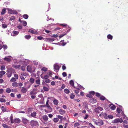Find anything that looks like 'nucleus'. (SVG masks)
I'll use <instances>...</instances> for the list:
<instances>
[{
	"label": "nucleus",
	"instance_id": "1",
	"mask_svg": "<svg viewBox=\"0 0 128 128\" xmlns=\"http://www.w3.org/2000/svg\"><path fill=\"white\" fill-rule=\"evenodd\" d=\"M30 124L32 126H38V123L37 121L35 120H32L30 122Z\"/></svg>",
	"mask_w": 128,
	"mask_h": 128
},
{
	"label": "nucleus",
	"instance_id": "2",
	"mask_svg": "<svg viewBox=\"0 0 128 128\" xmlns=\"http://www.w3.org/2000/svg\"><path fill=\"white\" fill-rule=\"evenodd\" d=\"M42 118L44 120V121L43 123L46 124H47L48 123L47 121H48V116L46 114L42 116Z\"/></svg>",
	"mask_w": 128,
	"mask_h": 128
},
{
	"label": "nucleus",
	"instance_id": "3",
	"mask_svg": "<svg viewBox=\"0 0 128 128\" xmlns=\"http://www.w3.org/2000/svg\"><path fill=\"white\" fill-rule=\"evenodd\" d=\"M123 122V120L121 118H117L116 119L114 120V123H118L120 122L122 123Z\"/></svg>",
	"mask_w": 128,
	"mask_h": 128
},
{
	"label": "nucleus",
	"instance_id": "4",
	"mask_svg": "<svg viewBox=\"0 0 128 128\" xmlns=\"http://www.w3.org/2000/svg\"><path fill=\"white\" fill-rule=\"evenodd\" d=\"M54 70H58V71L59 70L60 67L58 64H55L54 65Z\"/></svg>",
	"mask_w": 128,
	"mask_h": 128
},
{
	"label": "nucleus",
	"instance_id": "5",
	"mask_svg": "<svg viewBox=\"0 0 128 128\" xmlns=\"http://www.w3.org/2000/svg\"><path fill=\"white\" fill-rule=\"evenodd\" d=\"M9 57L12 58L11 56H6L4 58V60L8 62H9L11 60V59L9 58Z\"/></svg>",
	"mask_w": 128,
	"mask_h": 128
},
{
	"label": "nucleus",
	"instance_id": "6",
	"mask_svg": "<svg viewBox=\"0 0 128 128\" xmlns=\"http://www.w3.org/2000/svg\"><path fill=\"white\" fill-rule=\"evenodd\" d=\"M40 80L39 77H37L35 81L36 83L37 84L40 85Z\"/></svg>",
	"mask_w": 128,
	"mask_h": 128
},
{
	"label": "nucleus",
	"instance_id": "7",
	"mask_svg": "<svg viewBox=\"0 0 128 128\" xmlns=\"http://www.w3.org/2000/svg\"><path fill=\"white\" fill-rule=\"evenodd\" d=\"M22 122L24 124H26L28 122V120L26 118H22Z\"/></svg>",
	"mask_w": 128,
	"mask_h": 128
},
{
	"label": "nucleus",
	"instance_id": "8",
	"mask_svg": "<svg viewBox=\"0 0 128 128\" xmlns=\"http://www.w3.org/2000/svg\"><path fill=\"white\" fill-rule=\"evenodd\" d=\"M90 102L93 104L96 102V100L95 98H92L90 100Z\"/></svg>",
	"mask_w": 128,
	"mask_h": 128
},
{
	"label": "nucleus",
	"instance_id": "9",
	"mask_svg": "<svg viewBox=\"0 0 128 128\" xmlns=\"http://www.w3.org/2000/svg\"><path fill=\"white\" fill-rule=\"evenodd\" d=\"M27 91V90L24 87H23L21 90V92L23 93H24L26 92Z\"/></svg>",
	"mask_w": 128,
	"mask_h": 128
},
{
	"label": "nucleus",
	"instance_id": "10",
	"mask_svg": "<svg viewBox=\"0 0 128 128\" xmlns=\"http://www.w3.org/2000/svg\"><path fill=\"white\" fill-rule=\"evenodd\" d=\"M59 112L60 113V114L62 115L64 114L65 113L64 110L62 109H60L59 110Z\"/></svg>",
	"mask_w": 128,
	"mask_h": 128
},
{
	"label": "nucleus",
	"instance_id": "11",
	"mask_svg": "<svg viewBox=\"0 0 128 128\" xmlns=\"http://www.w3.org/2000/svg\"><path fill=\"white\" fill-rule=\"evenodd\" d=\"M20 120L19 118H15L14 120V122L15 123H19L20 122Z\"/></svg>",
	"mask_w": 128,
	"mask_h": 128
},
{
	"label": "nucleus",
	"instance_id": "12",
	"mask_svg": "<svg viewBox=\"0 0 128 128\" xmlns=\"http://www.w3.org/2000/svg\"><path fill=\"white\" fill-rule=\"evenodd\" d=\"M36 114V112H34L31 114L30 116L32 117L35 118Z\"/></svg>",
	"mask_w": 128,
	"mask_h": 128
},
{
	"label": "nucleus",
	"instance_id": "13",
	"mask_svg": "<svg viewBox=\"0 0 128 128\" xmlns=\"http://www.w3.org/2000/svg\"><path fill=\"white\" fill-rule=\"evenodd\" d=\"M35 89H34L30 92V94L31 95L36 94V92H35Z\"/></svg>",
	"mask_w": 128,
	"mask_h": 128
},
{
	"label": "nucleus",
	"instance_id": "14",
	"mask_svg": "<svg viewBox=\"0 0 128 128\" xmlns=\"http://www.w3.org/2000/svg\"><path fill=\"white\" fill-rule=\"evenodd\" d=\"M12 74V72H8L6 74L8 78H9L11 76Z\"/></svg>",
	"mask_w": 128,
	"mask_h": 128
},
{
	"label": "nucleus",
	"instance_id": "15",
	"mask_svg": "<svg viewBox=\"0 0 128 128\" xmlns=\"http://www.w3.org/2000/svg\"><path fill=\"white\" fill-rule=\"evenodd\" d=\"M12 86L16 87L18 86V84L16 82H14L12 84Z\"/></svg>",
	"mask_w": 128,
	"mask_h": 128
},
{
	"label": "nucleus",
	"instance_id": "16",
	"mask_svg": "<svg viewBox=\"0 0 128 128\" xmlns=\"http://www.w3.org/2000/svg\"><path fill=\"white\" fill-rule=\"evenodd\" d=\"M29 81L31 83V84H32L34 82V79L33 78H31L30 79Z\"/></svg>",
	"mask_w": 128,
	"mask_h": 128
},
{
	"label": "nucleus",
	"instance_id": "17",
	"mask_svg": "<svg viewBox=\"0 0 128 128\" xmlns=\"http://www.w3.org/2000/svg\"><path fill=\"white\" fill-rule=\"evenodd\" d=\"M24 84L25 85L29 84V85L27 87V88H29L31 86V85H32V84H30L29 82H25Z\"/></svg>",
	"mask_w": 128,
	"mask_h": 128
},
{
	"label": "nucleus",
	"instance_id": "18",
	"mask_svg": "<svg viewBox=\"0 0 128 128\" xmlns=\"http://www.w3.org/2000/svg\"><path fill=\"white\" fill-rule=\"evenodd\" d=\"M20 66V65H12V67L13 68H19Z\"/></svg>",
	"mask_w": 128,
	"mask_h": 128
},
{
	"label": "nucleus",
	"instance_id": "19",
	"mask_svg": "<svg viewBox=\"0 0 128 128\" xmlns=\"http://www.w3.org/2000/svg\"><path fill=\"white\" fill-rule=\"evenodd\" d=\"M27 69L28 71L29 72H30L32 71V69L30 66H28L27 67Z\"/></svg>",
	"mask_w": 128,
	"mask_h": 128
},
{
	"label": "nucleus",
	"instance_id": "20",
	"mask_svg": "<svg viewBox=\"0 0 128 128\" xmlns=\"http://www.w3.org/2000/svg\"><path fill=\"white\" fill-rule=\"evenodd\" d=\"M47 40L48 42H52L54 41V38H47Z\"/></svg>",
	"mask_w": 128,
	"mask_h": 128
},
{
	"label": "nucleus",
	"instance_id": "21",
	"mask_svg": "<svg viewBox=\"0 0 128 128\" xmlns=\"http://www.w3.org/2000/svg\"><path fill=\"white\" fill-rule=\"evenodd\" d=\"M43 89L44 90V91H48L49 90V88L44 86L43 88Z\"/></svg>",
	"mask_w": 128,
	"mask_h": 128
},
{
	"label": "nucleus",
	"instance_id": "22",
	"mask_svg": "<svg viewBox=\"0 0 128 128\" xmlns=\"http://www.w3.org/2000/svg\"><path fill=\"white\" fill-rule=\"evenodd\" d=\"M54 104L56 105H57L58 104V101L56 99H54L53 101Z\"/></svg>",
	"mask_w": 128,
	"mask_h": 128
},
{
	"label": "nucleus",
	"instance_id": "23",
	"mask_svg": "<svg viewBox=\"0 0 128 128\" xmlns=\"http://www.w3.org/2000/svg\"><path fill=\"white\" fill-rule=\"evenodd\" d=\"M28 32L34 34H36V31L33 30L31 29L29 30Z\"/></svg>",
	"mask_w": 128,
	"mask_h": 128
},
{
	"label": "nucleus",
	"instance_id": "24",
	"mask_svg": "<svg viewBox=\"0 0 128 128\" xmlns=\"http://www.w3.org/2000/svg\"><path fill=\"white\" fill-rule=\"evenodd\" d=\"M6 12V9L5 8H4L3 9L2 11V12H1V14L2 15H3Z\"/></svg>",
	"mask_w": 128,
	"mask_h": 128
},
{
	"label": "nucleus",
	"instance_id": "25",
	"mask_svg": "<svg viewBox=\"0 0 128 128\" xmlns=\"http://www.w3.org/2000/svg\"><path fill=\"white\" fill-rule=\"evenodd\" d=\"M41 77L42 78V79H44V80L48 78H49V76L47 75H46L44 76V77H42L41 75Z\"/></svg>",
	"mask_w": 128,
	"mask_h": 128
},
{
	"label": "nucleus",
	"instance_id": "26",
	"mask_svg": "<svg viewBox=\"0 0 128 128\" xmlns=\"http://www.w3.org/2000/svg\"><path fill=\"white\" fill-rule=\"evenodd\" d=\"M107 37L108 39L110 40H112L113 38V36L110 34L108 35Z\"/></svg>",
	"mask_w": 128,
	"mask_h": 128
},
{
	"label": "nucleus",
	"instance_id": "27",
	"mask_svg": "<svg viewBox=\"0 0 128 128\" xmlns=\"http://www.w3.org/2000/svg\"><path fill=\"white\" fill-rule=\"evenodd\" d=\"M64 92L66 94H68L70 92L69 90L67 88H66L64 90Z\"/></svg>",
	"mask_w": 128,
	"mask_h": 128
},
{
	"label": "nucleus",
	"instance_id": "28",
	"mask_svg": "<svg viewBox=\"0 0 128 128\" xmlns=\"http://www.w3.org/2000/svg\"><path fill=\"white\" fill-rule=\"evenodd\" d=\"M70 85L72 86H74V82L73 80H71L70 82Z\"/></svg>",
	"mask_w": 128,
	"mask_h": 128
},
{
	"label": "nucleus",
	"instance_id": "29",
	"mask_svg": "<svg viewBox=\"0 0 128 128\" xmlns=\"http://www.w3.org/2000/svg\"><path fill=\"white\" fill-rule=\"evenodd\" d=\"M22 24H23L24 26H25L27 25L26 22L25 21H22L21 23Z\"/></svg>",
	"mask_w": 128,
	"mask_h": 128
},
{
	"label": "nucleus",
	"instance_id": "30",
	"mask_svg": "<svg viewBox=\"0 0 128 128\" xmlns=\"http://www.w3.org/2000/svg\"><path fill=\"white\" fill-rule=\"evenodd\" d=\"M23 18L25 19H27L28 17V16L26 14H25L23 15Z\"/></svg>",
	"mask_w": 128,
	"mask_h": 128
},
{
	"label": "nucleus",
	"instance_id": "31",
	"mask_svg": "<svg viewBox=\"0 0 128 128\" xmlns=\"http://www.w3.org/2000/svg\"><path fill=\"white\" fill-rule=\"evenodd\" d=\"M31 36L30 35H26L24 36L25 38L27 39H30L31 38Z\"/></svg>",
	"mask_w": 128,
	"mask_h": 128
},
{
	"label": "nucleus",
	"instance_id": "32",
	"mask_svg": "<svg viewBox=\"0 0 128 128\" xmlns=\"http://www.w3.org/2000/svg\"><path fill=\"white\" fill-rule=\"evenodd\" d=\"M94 110L96 114H99L100 113V112L99 111V110H98L97 108L94 109Z\"/></svg>",
	"mask_w": 128,
	"mask_h": 128
},
{
	"label": "nucleus",
	"instance_id": "33",
	"mask_svg": "<svg viewBox=\"0 0 128 128\" xmlns=\"http://www.w3.org/2000/svg\"><path fill=\"white\" fill-rule=\"evenodd\" d=\"M48 69L46 67H44L42 68L41 69L42 71H44V72L46 71Z\"/></svg>",
	"mask_w": 128,
	"mask_h": 128
},
{
	"label": "nucleus",
	"instance_id": "34",
	"mask_svg": "<svg viewBox=\"0 0 128 128\" xmlns=\"http://www.w3.org/2000/svg\"><path fill=\"white\" fill-rule=\"evenodd\" d=\"M26 66H22L21 67V69L23 71H24L25 70Z\"/></svg>",
	"mask_w": 128,
	"mask_h": 128
},
{
	"label": "nucleus",
	"instance_id": "35",
	"mask_svg": "<svg viewBox=\"0 0 128 128\" xmlns=\"http://www.w3.org/2000/svg\"><path fill=\"white\" fill-rule=\"evenodd\" d=\"M1 109L3 112H5L6 111V108L4 107V106H2L1 107Z\"/></svg>",
	"mask_w": 128,
	"mask_h": 128
},
{
	"label": "nucleus",
	"instance_id": "36",
	"mask_svg": "<svg viewBox=\"0 0 128 128\" xmlns=\"http://www.w3.org/2000/svg\"><path fill=\"white\" fill-rule=\"evenodd\" d=\"M5 69V67L4 66H2L0 67V70H4Z\"/></svg>",
	"mask_w": 128,
	"mask_h": 128
},
{
	"label": "nucleus",
	"instance_id": "37",
	"mask_svg": "<svg viewBox=\"0 0 128 128\" xmlns=\"http://www.w3.org/2000/svg\"><path fill=\"white\" fill-rule=\"evenodd\" d=\"M0 101L2 102H5L6 101L5 99L1 98L0 99Z\"/></svg>",
	"mask_w": 128,
	"mask_h": 128
},
{
	"label": "nucleus",
	"instance_id": "38",
	"mask_svg": "<svg viewBox=\"0 0 128 128\" xmlns=\"http://www.w3.org/2000/svg\"><path fill=\"white\" fill-rule=\"evenodd\" d=\"M44 81L46 83H49L50 82V80L48 78L44 80Z\"/></svg>",
	"mask_w": 128,
	"mask_h": 128
},
{
	"label": "nucleus",
	"instance_id": "39",
	"mask_svg": "<svg viewBox=\"0 0 128 128\" xmlns=\"http://www.w3.org/2000/svg\"><path fill=\"white\" fill-rule=\"evenodd\" d=\"M11 92V90L10 88H6V92L8 93H9Z\"/></svg>",
	"mask_w": 128,
	"mask_h": 128
},
{
	"label": "nucleus",
	"instance_id": "40",
	"mask_svg": "<svg viewBox=\"0 0 128 128\" xmlns=\"http://www.w3.org/2000/svg\"><path fill=\"white\" fill-rule=\"evenodd\" d=\"M86 96L87 97H89L90 98H92V95L90 93V94H87L86 95Z\"/></svg>",
	"mask_w": 128,
	"mask_h": 128
},
{
	"label": "nucleus",
	"instance_id": "41",
	"mask_svg": "<svg viewBox=\"0 0 128 128\" xmlns=\"http://www.w3.org/2000/svg\"><path fill=\"white\" fill-rule=\"evenodd\" d=\"M53 121L55 122H57L58 121V119L57 118H54Z\"/></svg>",
	"mask_w": 128,
	"mask_h": 128
},
{
	"label": "nucleus",
	"instance_id": "42",
	"mask_svg": "<svg viewBox=\"0 0 128 128\" xmlns=\"http://www.w3.org/2000/svg\"><path fill=\"white\" fill-rule=\"evenodd\" d=\"M16 79H15V78H12L10 80V81L11 82H14L16 81Z\"/></svg>",
	"mask_w": 128,
	"mask_h": 128
},
{
	"label": "nucleus",
	"instance_id": "43",
	"mask_svg": "<svg viewBox=\"0 0 128 128\" xmlns=\"http://www.w3.org/2000/svg\"><path fill=\"white\" fill-rule=\"evenodd\" d=\"M116 108V106L114 105H113L110 107L111 109L113 110H114Z\"/></svg>",
	"mask_w": 128,
	"mask_h": 128
},
{
	"label": "nucleus",
	"instance_id": "44",
	"mask_svg": "<svg viewBox=\"0 0 128 128\" xmlns=\"http://www.w3.org/2000/svg\"><path fill=\"white\" fill-rule=\"evenodd\" d=\"M100 98L102 100H104L106 99V98L103 96H102L100 97Z\"/></svg>",
	"mask_w": 128,
	"mask_h": 128
},
{
	"label": "nucleus",
	"instance_id": "45",
	"mask_svg": "<svg viewBox=\"0 0 128 128\" xmlns=\"http://www.w3.org/2000/svg\"><path fill=\"white\" fill-rule=\"evenodd\" d=\"M98 124L100 126L104 124V123L102 121H100V122H98Z\"/></svg>",
	"mask_w": 128,
	"mask_h": 128
},
{
	"label": "nucleus",
	"instance_id": "46",
	"mask_svg": "<svg viewBox=\"0 0 128 128\" xmlns=\"http://www.w3.org/2000/svg\"><path fill=\"white\" fill-rule=\"evenodd\" d=\"M66 33H64V34H62L60 36H59V37L60 38H61L63 37L64 36L66 35Z\"/></svg>",
	"mask_w": 128,
	"mask_h": 128
},
{
	"label": "nucleus",
	"instance_id": "47",
	"mask_svg": "<svg viewBox=\"0 0 128 128\" xmlns=\"http://www.w3.org/2000/svg\"><path fill=\"white\" fill-rule=\"evenodd\" d=\"M107 116L108 118L110 119H112L114 117L113 116L110 115Z\"/></svg>",
	"mask_w": 128,
	"mask_h": 128
},
{
	"label": "nucleus",
	"instance_id": "48",
	"mask_svg": "<svg viewBox=\"0 0 128 128\" xmlns=\"http://www.w3.org/2000/svg\"><path fill=\"white\" fill-rule=\"evenodd\" d=\"M0 74L3 76L4 74L6 73V72L4 71H1L0 72Z\"/></svg>",
	"mask_w": 128,
	"mask_h": 128
},
{
	"label": "nucleus",
	"instance_id": "49",
	"mask_svg": "<svg viewBox=\"0 0 128 128\" xmlns=\"http://www.w3.org/2000/svg\"><path fill=\"white\" fill-rule=\"evenodd\" d=\"M75 96V95L72 94L70 97L71 99H73Z\"/></svg>",
	"mask_w": 128,
	"mask_h": 128
},
{
	"label": "nucleus",
	"instance_id": "50",
	"mask_svg": "<svg viewBox=\"0 0 128 128\" xmlns=\"http://www.w3.org/2000/svg\"><path fill=\"white\" fill-rule=\"evenodd\" d=\"M13 33L15 35H17L18 34V31H14L13 32Z\"/></svg>",
	"mask_w": 128,
	"mask_h": 128
},
{
	"label": "nucleus",
	"instance_id": "51",
	"mask_svg": "<svg viewBox=\"0 0 128 128\" xmlns=\"http://www.w3.org/2000/svg\"><path fill=\"white\" fill-rule=\"evenodd\" d=\"M116 111L118 114H120V108H118L116 110Z\"/></svg>",
	"mask_w": 128,
	"mask_h": 128
},
{
	"label": "nucleus",
	"instance_id": "52",
	"mask_svg": "<svg viewBox=\"0 0 128 128\" xmlns=\"http://www.w3.org/2000/svg\"><path fill=\"white\" fill-rule=\"evenodd\" d=\"M79 125V124L78 122H76L75 123L74 125V127H76L78 126Z\"/></svg>",
	"mask_w": 128,
	"mask_h": 128
},
{
	"label": "nucleus",
	"instance_id": "53",
	"mask_svg": "<svg viewBox=\"0 0 128 128\" xmlns=\"http://www.w3.org/2000/svg\"><path fill=\"white\" fill-rule=\"evenodd\" d=\"M98 110L100 111H102L103 110V108L100 106H98L97 108Z\"/></svg>",
	"mask_w": 128,
	"mask_h": 128
},
{
	"label": "nucleus",
	"instance_id": "54",
	"mask_svg": "<svg viewBox=\"0 0 128 128\" xmlns=\"http://www.w3.org/2000/svg\"><path fill=\"white\" fill-rule=\"evenodd\" d=\"M8 12L10 14H12V10L10 9H8Z\"/></svg>",
	"mask_w": 128,
	"mask_h": 128
},
{
	"label": "nucleus",
	"instance_id": "55",
	"mask_svg": "<svg viewBox=\"0 0 128 128\" xmlns=\"http://www.w3.org/2000/svg\"><path fill=\"white\" fill-rule=\"evenodd\" d=\"M62 75L63 77H65L66 76L67 74L65 72H64L62 73Z\"/></svg>",
	"mask_w": 128,
	"mask_h": 128
},
{
	"label": "nucleus",
	"instance_id": "56",
	"mask_svg": "<svg viewBox=\"0 0 128 128\" xmlns=\"http://www.w3.org/2000/svg\"><path fill=\"white\" fill-rule=\"evenodd\" d=\"M15 19V17L14 16H12L10 17V20H14Z\"/></svg>",
	"mask_w": 128,
	"mask_h": 128
},
{
	"label": "nucleus",
	"instance_id": "57",
	"mask_svg": "<svg viewBox=\"0 0 128 128\" xmlns=\"http://www.w3.org/2000/svg\"><path fill=\"white\" fill-rule=\"evenodd\" d=\"M14 76L15 78L16 79H18V75L17 74H14Z\"/></svg>",
	"mask_w": 128,
	"mask_h": 128
},
{
	"label": "nucleus",
	"instance_id": "58",
	"mask_svg": "<svg viewBox=\"0 0 128 128\" xmlns=\"http://www.w3.org/2000/svg\"><path fill=\"white\" fill-rule=\"evenodd\" d=\"M33 62L34 64V65H37L38 64V62L36 61H34Z\"/></svg>",
	"mask_w": 128,
	"mask_h": 128
},
{
	"label": "nucleus",
	"instance_id": "59",
	"mask_svg": "<svg viewBox=\"0 0 128 128\" xmlns=\"http://www.w3.org/2000/svg\"><path fill=\"white\" fill-rule=\"evenodd\" d=\"M96 96L98 97L100 96V94L96 92Z\"/></svg>",
	"mask_w": 128,
	"mask_h": 128
},
{
	"label": "nucleus",
	"instance_id": "60",
	"mask_svg": "<svg viewBox=\"0 0 128 128\" xmlns=\"http://www.w3.org/2000/svg\"><path fill=\"white\" fill-rule=\"evenodd\" d=\"M2 126L4 128H6L8 127V126L5 124H3Z\"/></svg>",
	"mask_w": 128,
	"mask_h": 128
},
{
	"label": "nucleus",
	"instance_id": "61",
	"mask_svg": "<svg viewBox=\"0 0 128 128\" xmlns=\"http://www.w3.org/2000/svg\"><path fill=\"white\" fill-rule=\"evenodd\" d=\"M89 125L92 128H95V127L91 123H89Z\"/></svg>",
	"mask_w": 128,
	"mask_h": 128
},
{
	"label": "nucleus",
	"instance_id": "62",
	"mask_svg": "<svg viewBox=\"0 0 128 128\" xmlns=\"http://www.w3.org/2000/svg\"><path fill=\"white\" fill-rule=\"evenodd\" d=\"M12 14H18V12L15 10H12Z\"/></svg>",
	"mask_w": 128,
	"mask_h": 128
},
{
	"label": "nucleus",
	"instance_id": "63",
	"mask_svg": "<svg viewBox=\"0 0 128 128\" xmlns=\"http://www.w3.org/2000/svg\"><path fill=\"white\" fill-rule=\"evenodd\" d=\"M58 118L60 119L61 120H62V116L60 115H58Z\"/></svg>",
	"mask_w": 128,
	"mask_h": 128
},
{
	"label": "nucleus",
	"instance_id": "64",
	"mask_svg": "<svg viewBox=\"0 0 128 128\" xmlns=\"http://www.w3.org/2000/svg\"><path fill=\"white\" fill-rule=\"evenodd\" d=\"M3 47L4 49H6L7 48V46L6 45H3Z\"/></svg>",
	"mask_w": 128,
	"mask_h": 128
}]
</instances>
